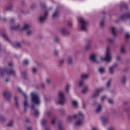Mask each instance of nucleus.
<instances>
[{"label": "nucleus", "mask_w": 130, "mask_h": 130, "mask_svg": "<svg viewBox=\"0 0 130 130\" xmlns=\"http://www.w3.org/2000/svg\"><path fill=\"white\" fill-rule=\"evenodd\" d=\"M72 104L75 107H78V102L76 101H72Z\"/></svg>", "instance_id": "c85d7f7f"}, {"label": "nucleus", "mask_w": 130, "mask_h": 130, "mask_svg": "<svg viewBox=\"0 0 130 130\" xmlns=\"http://www.w3.org/2000/svg\"><path fill=\"white\" fill-rule=\"evenodd\" d=\"M101 109H102V107H101V105H99L98 107V108H96V112L99 113L101 111Z\"/></svg>", "instance_id": "bb28decb"}, {"label": "nucleus", "mask_w": 130, "mask_h": 130, "mask_svg": "<svg viewBox=\"0 0 130 130\" xmlns=\"http://www.w3.org/2000/svg\"><path fill=\"white\" fill-rule=\"evenodd\" d=\"M39 115V112L37 110H35V116H38Z\"/></svg>", "instance_id": "f704fd0d"}, {"label": "nucleus", "mask_w": 130, "mask_h": 130, "mask_svg": "<svg viewBox=\"0 0 130 130\" xmlns=\"http://www.w3.org/2000/svg\"><path fill=\"white\" fill-rule=\"evenodd\" d=\"M58 40H59V39H58V38H56L55 39V41L56 42H58Z\"/></svg>", "instance_id": "680f3d73"}, {"label": "nucleus", "mask_w": 130, "mask_h": 130, "mask_svg": "<svg viewBox=\"0 0 130 130\" xmlns=\"http://www.w3.org/2000/svg\"><path fill=\"white\" fill-rule=\"evenodd\" d=\"M36 72H37V69L36 68H33L32 69V73L35 74V73H36Z\"/></svg>", "instance_id": "603ef678"}, {"label": "nucleus", "mask_w": 130, "mask_h": 130, "mask_svg": "<svg viewBox=\"0 0 130 130\" xmlns=\"http://www.w3.org/2000/svg\"><path fill=\"white\" fill-rule=\"evenodd\" d=\"M81 77L82 79H88L89 78V74H83L81 75Z\"/></svg>", "instance_id": "aec40b11"}, {"label": "nucleus", "mask_w": 130, "mask_h": 130, "mask_svg": "<svg viewBox=\"0 0 130 130\" xmlns=\"http://www.w3.org/2000/svg\"><path fill=\"white\" fill-rule=\"evenodd\" d=\"M47 16H48V13L47 12H46L45 13V16H41L40 17V21L42 23L46 20V18L47 17Z\"/></svg>", "instance_id": "6e6552de"}, {"label": "nucleus", "mask_w": 130, "mask_h": 130, "mask_svg": "<svg viewBox=\"0 0 130 130\" xmlns=\"http://www.w3.org/2000/svg\"><path fill=\"white\" fill-rule=\"evenodd\" d=\"M9 66L10 67H13V63H12V62L9 63Z\"/></svg>", "instance_id": "69168bd1"}, {"label": "nucleus", "mask_w": 130, "mask_h": 130, "mask_svg": "<svg viewBox=\"0 0 130 130\" xmlns=\"http://www.w3.org/2000/svg\"><path fill=\"white\" fill-rule=\"evenodd\" d=\"M30 95L31 97V101L32 103L35 104H40V99L39 98V95L37 92H34L30 93Z\"/></svg>", "instance_id": "7ed1b4c3"}, {"label": "nucleus", "mask_w": 130, "mask_h": 130, "mask_svg": "<svg viewBox=\"0 0 130 130\" xmlns=\"http://www.w3.org/2000/svg\"><path fill=\"white\" fill-rule=\"evenodd\" d=\"M27 130H32V127H27Z\"/></svg>", "instance_id": "338daca9"}, {"label": "nucleus", "mask_w": 130, "mask_h": 130, "mask_svg": "<svg viewBox=\"0 0 130 130\" xmlns=\"http://www.w3.org/2000/svg\"><path fill=\"white\" fill-rule=\"evenodd\" d=\"M67 102V99H66V95L64 94V92L63 91H59L58 92V98L56 100V102H57L58 104L60 105H63Z\"/></svg>", "instance_id": "f257e3e1"}, {"label": "nucleus", "mask_w": 130, "mask_h": 130, "mask_svg": "<svg viewBox=\"0 0 130 130\" xmlns=\"http://www.w3.org/2000/svg\"><path fill=\"white\" fill-rule=\"evenodd\" d=\"M88 91H89V88L87 86H85L81 90V92L85 94V93H87Z\"/></svg>", "instance_id": "dca6fc26"}, {"label": "nucleus", "mask_w": 130, "mask_h": 130, "mask_svg": "<svg viewBox=\"0 0 130 130\" xmlns=\"http://www.w3.org/2000/svg\"><path fill=\"white\" fill-rule=\"evenodd\" d=\"M91 47H92V45L91 44H88L85 46V49H86L87 50H88V49H90V48H91Z\"/></svg>", "instance_id": "393cba45"}, {"label": "nucleus", "mask_w": 130, "mask_h": 130, "mask_svg": "<svg viewBox=\"0 0 130 130\" xmlns=\"http://www.w3.org/2000/svg\"><path fill=\"white\" fill-rule=\"evenodd\" d=\"M61 34L63 35H64L65 36H67V35H69L70 32L68 31V30H67V29H66V28H62Z\"/></svg>", "instance_id": "f8f14e48"}, {"label": "nucleus", "mask_w": 130, "mask_h": 130, "mask_svg": "<svg viewBox=\"0 0 130 130\" xmlns=\"http://www.w3.org/2000/svg\"><path fill=\"white\" fill-rule=\"evenodd\" d=\"M4 96L7 100H10V98H11V93L9 91H5L4 93Z\"/></svg>", "instance_id": "1a4fd4ad"}, {"label": "nucleus", "mask_w": 130, "mask_h": 130, "mask_svg": "<svg viewBox=\"0 0 130 130\" xmlns=\"http://www.w3.org/2000/svg\"><path fill=\"white\" fill-rule=\"evenodd\" d=\"M90 59L93 62H95V63H99L100 61H98V57L96 54H92L90 56Z\"/></svg>", "instance_id": "0eeeda50"}, {"label": "nucleus", "mask_w": 130, "mask_h": 130, "mask_svg": "<svg viewBox=\"0 0 130 130\" xmlns=\"http://www.w3.org/2000/svg\"><path fill=\"white\" fill-rule=\"evenodd\" d=\"M28 106V103L27 102V100H25L24 102V109H26V108Z\"/></svg>", "instance_id": "473e14b6"}, {"label": "nucleus", "mask_w": 130, "mask_h": 130, "mask_svg": "<svg viewBox=\"0 0 130 130\" xmlns=\"http://www.w3.org/2000/svg\"><path fill=\"white\" fill-rule=\"evenodd\" d=\"M79 86L80 87H83V86H85V84L84 83V81H80V82H79Z\"/></svg>", "instance_id": "7c9ffc66"}, {"label": "nucleus", "mask_w": 130, "mask_h": 130, "mask_svg": "<svg viewBox=\"0 0 130 130\" xmlns=\"http://www.w3.org/2000/svg\"><path fill=\"white\" fill-rule=\"evenodd\" d=\"M112 58V57H111V55L110 54V51L109 50V49H108V48H107L106 53V57L104 58L101 57V60H102V61H103V60H105L106 61L109 62V61H111Z\"/></svg>", "instance_id": "20e7f679"}, {"label": "nucleus", "mask_w": 130, "mask_h": 130, "mask_svg": "<svg viewBox=\"0 0 130 130\" xmlns=\"http://www.w3.org/2000/svg\"><path fill=\"white\" fill-rule=\"evenodd\" d=\"M92 130H98V129H97L96 127H93Z\"/></svg>", "instance_id": "774afa93"}, {"label": "nucleus", "mask_w": 130, "mask_h": 130, "mask_svg": "<svg viewBox=\"0 0 130 130\" xmlns=\"http://www.w3.org/2000/svg\"><path fill=\"white\" fill-rule=\"evenodd\" d=\"M58 16V11H56L55 13L53 14V18H56Z\"/></svg>", "instance_id": "c756f323"}, {"label": "nucleus", "mask_w": 130, "mask_h": 130, "mask_svg": "<svg viewBox=\"0 0 130 130\" xmlns=\"http://www.w3.org/2000/svg\"><path fill=\"white\" fill-rule=\"evenodd\" d=\"M22 76L25 79L26 77L27 76V73L26 72H23L22 73Z\"/></svg>", "instance_id": "ea45409f"}, {"label": "nucleus", "mask_w": 130, "mask_h": 130, "mask_svg": "<svg viewBox=\"0 0 130 130\" xmlns=\"http://www.w3.org/2000/svg\"><path fill=\"white\" fill-rule=\"evenodd\" d=\"M12 30H19L20 29V25L17 24L14 26H11Z\"/></svg>", "instance_id": "6ab92c4d"}, {"label": "nucleus", "mask_w": 130, "mask_h": 130, "mask_svg": "<svg viewBox=\"0 0 130 130\" xmlns=\"http://www.w3.org/2000/svg\"><path fill=\"white\" fill-rule=\"evenodd\" d=\"M83 121L82 119H79L75 123V126H81L83 124Z\"/></svg>", "instance_id": "9b49d317"}, {"label": "nucleus", "mask_w": 130, "mask_h": 130, "mask_svg": "<svg viewBox=\"0 0 130 130\" xmlns=\"http://www.w3.org/2000/svg\"><path fill=\"white\" fill-rule=\"evenodd\" d=\"M117 59L118 60H120L121 59V57H120V56H118L117 57Z\"/></svg>", "instance_id": "052dcab7"}, {"label": "nucleus", "mask_w": 130, "mask_h": 130, "mask_svg": "<svg viewBox=\"0 0 130 130\" xmlns=\"http://www.w3.org/2000/svg\"><path fill=\"white\" fill-rule=\"evenodd\" d=\"M14 99L16 101V103H15L16 106H18L19 105V104H18V102H17V101L18 100V98L16 96L15 97Z\"/></svg>", "instance_id": "49530a36"}, {"label": "nucleus", "mask_w": 130, "mask_h": 130, "mask_svg": "<svg viewBox=\"0 0 130 130\" xmlns=\"http://www.w3.org/2000/svg\"><path fill=\"white\" fill-rule=\"evenodd\" d=\"M126 38H130V34L129 33H126L125 35Z\"/></svg>", "instance_id": "8fccbe9b"}, {"label": "nucleus", "mask_w": 130, "mask_h": 130, "mask_svg": "<svg viewBox=\"0 0 130 130\" xmlns=\"http://www.w3.org/2000/svg\"><path fill=\"white\" fill-rule=\"evenodd\" d=\"M58 130H63V128H62V125L61 124H58Z\"/></svg>", "instance_id": "e433bc0d"}, {"label": "nucleus", "mask_w": 130, "mask_h": 130, "mask_svg": "<svg viewBox=\"0 0 130 130\" xmlns=\"http://www.w3.org/2000/svg\"><path fill=\"white\" fill-rule=\"evenodd\" d=\"M31 109H32L33 110H34V109H35V105H33L31 106Z\"/></svg>", "instance_id": "0e129e2a"}, {"label": "nucleus", "mask_w": 130, "mask_h": 130, "mask_svg": "<svg viewBox=\"0 0 130 130\" xmlns=\"http://www.w3.org/2000/svg\"><path fill=\"white\" fill-rule=\"evenodd\" d=\"M106 98H107L106 95H104V96L102 98L101 101H104V100H106Z\"/></svg>", "instance_id": "de8ad7c7"}, {"label": "nucleus", "mask_w": 130, "mask_h": 130, "mask_svg": "<svg viewBox=\"0 0 130 130\" xmlns=\"http://www.w3.org/2000/svg\"><path fill=\"white\" fill-rule=\"evenodd\" d=\"M45 116L48 117V116H51V112L49 111H46L45 112Z\"/></svg>", "instance_id": "a878e982"}, {"label": "nucleus", "mask_w": 130, "mask_h": 130, "mask_svg": "<svg viewBox=\"0 0 130 130\" xmlns=\"http://www.w3.org/2000/svg\"><path fill=\"white\" fill-rule=\"evenodd\" d=\"M8 75H12V76H15L16 75V72L14 70L12 69L11 70L7 71Z\"/></svg>", "instance_id": "4468645a"}, {"label": "nucleus", "mask_w": 130, "mask_h": 130, "mask_svg": "<svg viewBox=\"0 0 130 130\" xmlns=\"http://www.w3.org/2000/svg\"><path fill=\"white\" fill-rule=\"evenodd\" d=\"M30 25L29 24L24 25L23 28L21 30H24V31H27V30H29Z\"/></svg>", "instance_id": "2eb2a0df"}, {"label": "nucleus", "mask_w": 130, "mask_h": 130, "mask_svg": "<svg viewBox=\"0 0 130 130\" xmlns=\"http://www.w3.org/2000/svg\"><path fill=\"white\" fill-rule=\"evenodd\" d=\"M112 81V80H111V79L109 80V81H108V82L107 84V87H109V86H110V84H111Z\"/></svg>", "instance_id": "c03bdc74"}, {"label": "nucleus", "mask_w": 130, "mask_h": 130, "mask_svg": "<svg viewBox=\"0 0 130 130\" xmlns=\"http://www.w3.org/2000/svg\"><path fill=\"white\" fill-rule=\"evenodd\" d=\"M55 55H58V51L55 50L54 52Z\"/></svg>", "instance_id": "6e6d98bb"}, {"label": "nucleus", "mask_w": 130, "mask_h": 130, "mask_svg": "<svg viewBox=\"0 0 130 130\" xmlns=\"http://www.w3.org/2000/svg\"><path fill=\"white\" fill-rule=\"evenodd\" d=\"M68 64H72V63H73V58H72V57H68Z\"/></svg>", "instance_id": "4be33fe9"}, {"label": "nucleus", "mask_w": 130, "mask_h": 130, "mask_svg": "<svg viewBox=\"0 0 130 130\" xmlns=\"http://www.w3.org/2000/svg\"><path fill=\"white\" fill-rule=\"evenodd\" d=\"M112 32L113 35H116L117 34V31H116V28L113 27L111 28Z\"/></svg>", "instance_id": "a211bd4d"}, {"label": "nucleus", "mask_w": 130, "mask_h": 130, "mask_svg": "<svg viewBox=\"0 0 130 130\" xmlns=\"http://www.w3.org/2000/svg\"><path fill=\"white\" fill-rule=\"evenodd\" d=\"M83 117L84 114L83 113H82V112H79L78 115L75 114L74 116H69L68 117V121H70V120L74 119V118H83Z\"/></svg>", "instance_id": "39448f33"}, {"label": "nucleus", "mask_w": 130, "mask_h": 130, "mask_svg": "<svg viewBox=\"0 0 130 130\" xmlns=\"http://www.w3.org/2000/svg\"><path fill=\"white\" fill-rule=\"evenodd\" d=\"M46 82L48 85H50V84H51V79L50 78H47L46 80Z\"/></svg>", "instance_id": "cd10ccee"}, {"label": "nucleus", "mask_w": 130, "mask_h": 130, "mask_svg": "<svg viewBox=\"0 0 130 130\" xmlns=\"http://www.w3.org/2000/svg\"><path fill=\"white\" fill-rule=\"evenodd\" d=\"M32 33V31H28L27 32V35H31Z\"/></svg>", "instance_id": "864d4df0"}, {"label": "nucleus", "mask_w": 130, "mask_h": 130, "mask_svg": "<svg viewBox=\"0 0 130 130\" xmlns=\"http://www.w3.org/2000/svg\"><path fill=\"white\" fill-rule=\"evenodd\" d=\"M35 8V5L32 4V5L31 6V9H34Z\"/></svg>", "instance_id": "e2e57ef3"}, {"label": "nucleus", "mask_w": 130, "mask_h": 130, "mask_svg": "<svg viewBox=\"0 0 130 130\" xmlns=\"http://www.w3.org/2000/svg\"><path fill=\"white\" fill-rule=\"evenodd\" d=\"M100 25H101V26H104V21H101V23H100Z\"/></svg>", "instance_id": "5fc2aeb1"}, {"label": "nucleus", "mask_w": 130, "mask_h": 130, "mask_svg": "<svg viewBox=\"0 0 130 130\" xmlns=\"http://www.w3.org/2000/svg\"><path fill=\"white\" fill-rule=\"evenodd\" d=\"M130 18V14L127 13L126 14H124L121 16V19L124 20V19H129Z\"/></svg>", "instance_id": "ddd939ff"}, {"label": "nucleus", "mask_w": 130, "mask_h": 130, "mask_svg": "<svg viewBox=\"0 0 130 130\" xmlns=\"http://www.w3.org/2000/svg\"><path fill=\"white\" fill-rule=\"evenodd\" d=\"M114 68H115V66H112V67H110L109 69V72L110 74H113V71L114 70Z\"/></svg>", "instance_id": "5701e85b"}, {"label": "nucleus", "mask_w": 130, "mask_h": 130, "mask_svg": "<svg viewBox=\"0 0 130 130\" xmlns=\"http://www.w3.org/2000/svg\"><path fill=\"white\" fill-rule=\"evenodd\" d=\"M108 102L110 104H113V100L111 99L108 100Z\"/></svg>", "instance_id": "79ce46f5"}, {"label": "nucleus", "mask_w": 130, "mask_h": 130, "mask_svg": "<svg viewBox=\"0 0 130 130\" xmlns=\"http://www.w3.org/2000/svg\"><path fill=\"white\" fill-rule=\"evenodd\" d=\"M125 51V50H124V46L122 45L121 47V52H122V53H124Z\"/></svg>", "instance_id": "72a5a7b5"}, {"label": "nucleus", "mask_w": 130, "mask_h": 130, "mask_svg": "<svg viewBox=\"0 0 130 130\" xmlns=\"http://www.w3.org/2000/svg\"><path fill=\"white\" fill-rule=\"evenodd\" d=\"M23 63H24V64H29V61H28V60H27V59L24 60L23 61Z\"/></svg>", "instance_id": "37998d69"}, {"label": "nucleus", "mask_w": 130, "mask_h": 130, "mask_svg": "<svg viewBox=\"0 0 130 130\" xmlns=\"http://www.w3.org/2000/svg\"><path fill=\"white\" fill-rule=\"evenodd\" d=\"M16 46H17L18 47H20L21 46V44H20V43H17L16 44Z\"/></svg>", "instance_id": "13d9d810"}, {"label": "nucleus", "mask_w": 130, "mask_h": 130, "mask_svg": "<svg viewBox=\"0 0 130 130\" xmlns=\"http://www.w3.org/2000/svg\"><path fill=\"white\" fill-rule=\"evenodd\" d=\"M2 36H3V37H4V38H5V39H6L7 40H9V38H8V37L7 36V35H6V34H3Z\"/></svg>", "instance_id": "58836bf2"}, {"label": "nucleus", "mask_w": 130, "mask_h": 130, "mask_svg": "<svg viewBox=\"0 0 130 130\" xmlns=\"http://www.w3.org/2000/svg\"><path fill=\"white\" fill-rule=\"evenodd\" d=\"M99 72L101 74H104V73H105V69L103 68H101L99 69Z\"/></svg>", "instance_id": "b1692460"}, {"label": "nucleus", "mask_w": 130, "mask_h": 130, "mask_svg": "<svg viewBox=\"0 0 130 130\" xmlns=\"http://www.w3.org/2000/svg\"><path fill=\"white\" fill-rule=\"evenodd\" d=\"M70 86L69 85H67L66 91L67 93H69V91L70 90Z\"/></svg>", "instance_id": "4c0bfd02"}, {"label": "nucleus", "mask_w": 130, "mask_h": 130, "mask_svg": "<svg viewBox=\"0 0 130 130\" xmlns=\"http://www.w3.org/2000/svg\"><path fill=\"white\" fill-rule=\"evenodd\" d=\"M78 21L79 25H80L81 30L84 31L85 32H86V31H87L88 30V28L87 27L88 23L86 21L85 19H84V18L83 17H79L78 19Z\"/></svg>", "instance_id": "f03ea898"}, {"label": "nucleus", "mask_w": 130, "mask_h": 130, "mask_svg": "<svg viewBox=\"0 0 130 130\" xmlns=\"http://www.w3.org/2000/svg\"><path fill=\"white\" fill-rule=\"evenodd\" d=\"M125 81H126V78L125 77H123L122 79V84H125Z\"/></svg>", "instance_id": "a19ab883"}, {"label": "nucleus", "mask_w": 130, "mask_h": 130, "mask_svg": "<svg viewBox=\"0 0 130 130\" xmlns=\"http://www.w3.org/2000/svg\"><path fill=\"white\" fill-rule=\"evenodd\" d=\"M63 62H64V60H63V59H61L60 61V63H61V64H62V63H63Z\"/></svg>", "instance_id": "bf43d9fd"}, {"label": "nucleus", "mask_w": 130, "mask_h": 130, "mask_svg": "<svg viewBox=\"0 0 130 130\" xmlns=\"http://www.w3.org/2000/svg\"><path fill=\"white\" fill-rule=\"evenodd\" d=\"M51 123H52V124H54V123H55V118H53Z\"/></svg>", "instance_id": "3c124183"}, {"label": "nucleus", "mask_w": 130, "mask_h": 130, "mask_svg": "<svg viewBox=\"0 0 130 130\" xmlns=\"http://www.w3.org/2000/svg\"><path fill=\"white\" fill-rule=\"evenodd\" d=\"M18 90L19 92H20V93H21V94H22V95L24 96L25 99H27V95H26V93H24L23 91H22V89L20 88H18Z\"/></svg>", "instance_id": "412c9836"}, {"label": "nucleus", "mask_w": 130, "mask_h": 130, "mask_svg": "<svg viewBox=\"0 0 130 130\" xmlns=\"http://www.w3.org/2000/svg\"><path fill=\"white\" fill-rule=\"evenodd\" d=\"M68 25H69V27H72V26H73V24L71 22H68Z\"/></svg>", "instance_id": "4d7b16f0"}, {"label": "nucleus", "mask_w": 130, "mask_h": 130, "mask_svg": "<svg viewBox=\"0 0 130 130\" xmlns=\"http://www.w3.org/2000/svg\"><path fill=\"white\" fill-rule=\"evenodd\" d=\"M107 41L109 43H113V42L114 41V40L113 39L108 38Z\"/></svg>", "instance_id": "2f4dec72"}, {"label": "nucleus", "mask_w": 130, "mask_h": 130, "mask_svg": "<svg viewBox=\"0 0 130 130\" xmlns=\"http://www.w3.org/2000/svg\"><path fill=\"white\" fill-rule=\"evenodd\" d=\"M102 120L103 123H107V122L109 121V119H108V118H106V117H102Z\"/></svg>", "instance_id": "f3484780"}, {"label": "nucleus", "mask_w": 130, "mask_h": 130, "mask_svg": "<svg viewBox=\"0 0 130 130\" xmlns=\"http://www.w3.org/2000/svg\"><path fill=\"white\" fill-rule=\"evenodd\" d=\"M46 120L45 119H42L41 121V125H42V126H44L45 127V130H50V129L49 128H47L46 127H45V125H46Z\"/></svg>", "instance_id": "9d476101"}, {"label": "nucleus", "mask_w": 130, "mask_h": 130, "mask_svg": "<svg viewBox=\"0 0 130 130\" xmlns=\"http://www.w3.org/2000/svg\"><path fill=\"white\" fill-rule=\"evenodd\" d=\"M103 90V88H98L96 89L94 93L91 95L92 98H96V97H98V95H99V93H101Z\"/></svg>", "instance_id": "423d86ee"}, {"label": "nucleus", "mask_w": 130, "mask_h": 130, "mask_svg": "<svg viewBox=\"0 0 130 130\" xmlns=\"http://www.w3.org/2000/svg\"><path fill=\"white\" fill-rule=\"evenodd\" d=\"M13 121H11V122H9V123H8V126H12V125H13Z\"/></svg>", "instance_id": "09e8293b"}, {"label": "nucleus", "mask_w": 130, "mask_h": 130, "mask_svg": "<svg viewBox=\"0 0 130 130\" xmlns=\"http://www.w3.org/2000/svg\"><path fill=\"white\" fill-rule=\"evenodd\" d=\"M4 120H6V118H5V117L3 116H0V121H4Z\"/></svg>", "instance_id": "c9c22d12"}, {"label": "nucleus", "mask_w": 130, "mask_h": 130, "mask_svg": "<svg viewBox=\"0 0 130 130\" xmlns=\"http://www.w3.org/2000/svg\"><path fill=\"white\" fill-rule=\"evenodd\" d=\"M12 9H13V6H10L8 7L6 10H7V11H11V10H12Z\"/></svg>", "instance_id": "a18cd8bd"}]
</instances>
